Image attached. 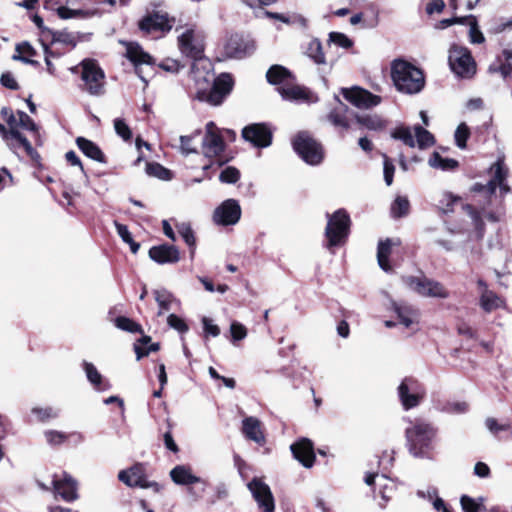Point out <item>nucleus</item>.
I'll use <instances>...</instances> for the list:
<instances>
[{"mask_svg": "<svg viewBox=\"0 0 512 512\" xmlns=\"http://www.w3.org/2000/svg\"><path fill=\"white\" fill-rule=\"evenodd\" d=\"M177 228L179 234L181 235L185 243L189 246L191 257H193L196 248V238L194 235V231L192 230L191 226L186 223L178 225Z\"/></svg>", "mask_w": 512, "mask_h": 512, "instance_id": "obj_45", "label": "nucleus"}, {"mask_svg": "<svg viewBox=\"0 0 512 512\" xmlns=\"http://www.w3.org/2000/svg\"><path fill=\"white\" fill-rule=\"evenodd\" d=\"M126 57L129 61H131L135 66V71L139 75V77L147 83L145 78L140 74L139 66L142 64L151 65L152 57L146 53L142 47L137 43H128L126 47Z\"/></svg>", "mask_w": 512, "mask_h": 512, "instance_id": "obj_24", "label": "nucleus"}, {"mask_svg": "<svg viewBox=\"0 0 512 512\" xmlns=\"http://www.w3.org/2000/svg\"><path fill=\"white\" fill-rule=\"evenodd\" d=\"M199 486L189 485L187 486V493L192 498V500L196 501L202 498L206 491V487L208 485L206 480L202 479V482H196Z\"/></svg>", "mask_w": 512, "mask_h": 512, "instance_id": "obj_61", "label": "nucleus"}, {"mask_svg": "<svg viewBox=\"0 0 512 512\" xmlns=\"http://www.w3.org/2000/svg\"><path fill=\"white\" fill-rule=\"evenodd\" d=\"M391 78L396 89L403 94H417L425 86L423 71L402 59H396L392 62Z\"/></svg>", "mask_w": 512, "mask_h": 512, "instance_id": "obj_3", "label": "nucleus"}, {"mask_svg": "<svg viewBox=\"0 0 512 512\" xmlns=\"http://www.w3.org/2000/svg\"><path fill=\"white\" fill-rule=\"evenodd\" d=\"M114 129L116 134L124 141H129L132 138V131L128 124L122 118L114 119Z\"/></svg>", "mask_w": 512, "mask_h": 512, "instance_id": "obj_52", "label": "nucleus"}, {"mask_svg": "<svg viewBox=\"0 0 512 512\" xmlns=\"http://www.w3.org/2000/svg\"><path fill=\"white\" fill-rule=\"evenodd\" d=\"M467 20H469V23L471 25L469 35H470V41L472 43L480 44L483 43L485 38L482 34V32L477 27V22L475 17L469 16L467 17Z\"/></svg>", "mask_w": 512, "mask_h": 512, "instance_id": "obj_59", "label": "nucleus"}, {"mask_svg": "<svg viewBox=\"0 0 512 512\" xmlns=\"http://www.w3.org/2000/svg\"><path fill=\"white\" fill-rule=\"evenodd\" d=\"M80 65L82 66L81 78L85 84V90L93 96L104 94L105 74L95 60L84 59Z\"/></svg>", "mask_w": 512, "mask_h": 512, "instance_id": "obj_10", "label": "nucleus"}, {"mask_svg": "<svg viewBox=\"0 0 512 512\" xmlns=\"http://www.w3.org/2000/svg\"><path fill=\"white\" fill-rule=\"evenodd\" d=\"M413 130L415 133L414 139L416 145L420 149H425L434 145L435 138L428 130H426L420 125H415Z\"/></svg>", "mask_w": 512, "mask_h": 512, "instance_id": "obj_42", "label": "nucleus"}, {"mask_svg": "<svg viewBox=\"0 0 512 512\" xmlns=\"http://www.w3.org/2000/svg\"><path fill=\"white\" fill-rule=\"evenodd\" d=\"M383 158H384V162H383L384 180H385V183L388 186H390L393 183L395 166L386 154L383 155Z\"/></svg>", "mask_w": 512, "mask_h": 512, "instance_id": "obj_62", "label": "nucleus"}, {"mask_svg": "<svg viewBox=\"0 0 512 512\" xmlns=\"http://www.w3.org/2000/svg\"><path fill=\"white\" fill-rule=\"evenodd\" d=\"M392 241L387 238L384 241L378 243L377 248V260L380 268L385 272H392V267L389 264V256L392 250Z\"/></svg>", "mask_w": 512, "mask_h": 512, "instance_id": "obj_36", "label": "nucleus"}, {"mask_svg": "<svg viewBox=\"0 0 512 512\" xmlns=\"http://www.w3.org/2000/svg\"><path fill=\"white\" fill-rule=\"evenodd\" d=\"M461 203L459 196L453 195L450 192H443L437 202V208L442 214H449L454 211V207Z\"/></svg>", "mask_w": 512, "mask_h": 512, "instance_id": "obj_39", "label": "nucleus"}, {"mask_svg": "<svg viewBox=\"0 0 512 512\" xmlns=\"http://www.w3.org/2000/svg\"><path fill=\"white\" fill-rule=\"evenodd\" d=\"M448 63L452 72L460 78H471L476 73V63L468 48L453 44L449 49Z\"/></svg>", "mask_w": 512, "mask_h": 512, "instance_id": "obj_8", "label": "nucleus"}, {"mask_svg": "<svg viewBox=\"0 0 512 512\" xmlns=\"http://www.w3.org/2000/svg\"><path fill=\"white\" fill-rule=\"evenodd\" d=\"M432 168L442 171H453L458 168L459 163L452 158H444L438 152H433L428 161Z\"/></svg>", "mask_w": 512, "mask_h": 512, "instance_id": "obj_38", "label": "nucleus"}, {"mask_svg": "<svg viewBox=\"0 0 512 512\" xmlns=\"http://www.w3.org/2000/svg\"><path fill=\"white\" fill-rule=\"evenodd\" d=\"M345 100L359 109H370L381 103V97L358 86L342 88Z\"/></svg>", "mask_w": 512, "mask_h": 512, "instance_id": "obj_13", "label": "nucleus"}, {"mask_svg": "<svg viewBox=\"0 0 512 512\" xmlns=\"http://www.w3.org/2000/svg\"><path fill=\"white\" fill-rule=\"evenodd\" d=\"M14 124L15 129L18 131L20 128L27 131H31L34 134L36 144L42 145V142L40 140L39 127L28 114H26L24 111L18 110L15 115Z\"/></svg>", "mask_w": 512, "mask_h": 512, "instance_id": "obj_32", "label": "nucleus"}, {"mask_svg": "<svg viewBox=\"0 0 512 512\" xmlns=\"http://www.w3.org/2000/svg\"><path fill=\"white\" fill-rule=\"evenodd\" d=\"M391 137L396 140H400L401 142H403V144H405L406 146H408L410 148H414L416 146V142H415V139H414V136L412 134V130L410 127H407V126L396 127L392 131Z\"/></svg>", "mask_w": 512, "mask_h": 512, "instance_id": "obj_43", "label": "nucleus"}, {"mask_svg": "<svg viewBox=\"0 0 512 512\" xmlns=\"http://www.w3.org/2000/svg\"><path fill=\"white\" fill-rule=\"evenodd\" d=\"M16 51L19 53V55H14V60H19L23 63L30 64L35 67L40 66V63L37 60L31 59L37 55V52L29 42L24 41L17 44Z\"/></svg>", "mask_w": 512, "mask_h": 512, "instance_id": "obj_35", "label": "nucleus"}, {"mask_svg": "<svg viewBox=\"0 0 512 512\" xmlns=\"http://www.w3.org/2000/svg\"><path fill=\"white\" fill-rule=\"evenodd\" d=\"M394 310L397 314L399 322L406 328H409L412 324L418 322L419 311L413 306L406 304H395Z\"/></svg>", "mask_w": 512, "mask_h": 512, "instance_id": "obj_33", "label": "nucleus"}, {"mask_svg": "<svg viewBox=\"0 0 512 512\" xmlns=\"http://www.w3.org/2000/svg\"><path fill=\"white\" fill-rule=\"evenodd\" d=\"M178 45L181 53L192 60L189 77L193 82V97L212 106L221 105L233 89L232 76L222 73L214 77L211 63L204 56L203 40L194 30L188 29L183 32L178 37Z\"/></svg>", "mask_w": 512, "mask_h": 512, "instance_id": "obj_1", "label": "nucleus"}, {"mask_svg": "<svg viewBox=\"0 0 512 512\" xmlns=\"http://www.w3.org/2000/svg\"><path fill=\"white\" fill-rule=\"evenodd\" d=\"M242 137L254 147L265 148L272 143V130L265 123H253L242 129Z\"/></svg>", "mask_w": 512, "mask_h": 512, "instance_id": "obj_15", "label": "nucleus"}, {"mask_svg": "<svg viewBox=\"0 0 512 512\" xmlns=\"http://www.w3.org/2000/svg\"><path fill=\"white\" fill-rule=\"evenodd\" d=\"M463 210L471 217L473 225L477 230H483L484 223L481 214L470 204H462Z\"/></svg>", "mask_w": 512, "mask_h": 512, "instance_id": "obj_55", "label": "nucleus"}, {"mask_svg": "<svg viewBox=\"0 0 512 512\" xmlns=\"http://www.w3.org/2000/svg\"><path fill=\"white\" fill-rule=\"evenodd\" d=\"M294 151L310 165H318L324 158L322 145L307 132H299L292 141Z\"/></svg>", "mask_w": 512, "mask_h": 512, "instance_id": "obj_9", "label": "nucleus"}, {"mask_svg": "<svg viewBox=\"0 0 512 512\" xmlns=\"http://www.w3.org/2000/svg\"><path fill=\"white\" fill-rule=\"evenodd\" d=\"M425 394L424 386L412 377L404 378L398 387L399 399L406 410L418 406Z\"/></svg>", "mask_w": 512, "mask_h": 512, "instance_id": "obj_11", "label": "nucleus"}, {"mask_svg": "<svg viewBox=\"0 0 512 512\" xmlns=\"http://www.w3.org/2000/svg\"><path fill=\"white\" fill-rule=\"evenodd\" d=\"M76 145L86 157L99 163H107V159L104 153L102 152L100 147L93 141L80 136L76 138Z\"/></svg>", "mask_w": 512, "mask_h": 512, "instance_id": "obj_28", "label": "nucleus"}, {"mask_svg": "<svg viewBox=\"0 0 512 512\" xmlns=\"http://www.w3.org/2000/svg\"><path fill=\"white\" fill-rule=\"evenodd\" d=\"M15 115L7 117L6 128L3 124H0V134L7 146L14 152L18 153V150L23 149L26 155L34 162L40 161L39 153L32 147L30 141L18 130L15 129Z\"/></svg>", "mask_w": 512, "mask_h": 512, "instance_id": "obj_6", "label": "nucleus"}, {"mask_svg": "<svg viewBox=\"0 0 512 512\" xmlns=\"http://www.w3.org/2000/svg\"><path fill=\"white\" fill-rule=\"evenodd\" d=\"M295 80H291L287 85L277 88L279 94L284 100L296 103H314L318 101L317 96L309 89L294 84Z\"/></svg>", "mask_w": 512, "mask_h": 512, "instance_id": "obj_18", "label": "nucleus"}, {"mask_svg": "<svg viewBox=\"0 0 512 512\" xmlns=\"http://www.w3.org/2000/svg\"><path fill=\"white\" fill-rule=\"evenodd\" d=\"M167 323L171 328L175 329L180 334H185L189 330V327L184 321V319H182L176 314H170L167 317Z\"/></svg>", "mask_w": 512, "mask_h": 512, "instance_id": "obj_54", "label": "nucleus"}, {"mask_svg": "<svg viewBox=\"0 0 512 512\" xmlns=\"http://www.w3.org/2000/svg\"><path fill=\"white\" fill-rule=\"evenodd\" d=\"M225 148L226 145L219 128L214 122H208L205 126V134L202 139L203 155L210 160L209 164H205L202 167L205 174H207L213 165L221 167L229 162L230 159L223 154ZM206 176L210 178V176Z\"/></svg>", "mask_w": 512, "mask_h": 512, "instance_id": "obj_4", "label": "nucleus"}, {"mask_svg": "<svg viewBox=\"0 0 512 512\" xmlns=\"http://www.w3.org/2000/svg\"><path fill=\"white\" fill-rule=\"evenodd\" d=\"M503 304L504 301L493 291L485 290L482 292L480 297V306L485 312L490 313L502 307Z\"/></svg>", "mask_w": 512, "mask_h": 512, "instance_id": "obj_37", "label": "nucleus"}, {"mask_svg": "<svg viewBox=\"0 0 512 512\" xmlns=\"http://www.w3.org/2000/svg\"><path fill=\"white\" fill-rule=\"evenodd\" d=\"M328 44H334L343 49H350L353 46V41L344 33L330 32L328 36Z\"/></svg>", "mask_w": 512, "mask_h": 512, "instance_id": "obj_48", "label": "nucleus"}, {"mask_svg": "<svg viewBox=\"0 0 512 512\" xmlns=\"http://www.w3.org/2000/svg\"><path fill=\"white\" fill-rule=\"evenodd\" d=\"M356 121L362 127L371 131H383L387 127V121L379 115H358L355 114Z\"/></svg>", "mask_w": 512, "mask_h": 512, "instance_id": "obj_34", "label": "nucleus"}, {"mask_svg": "<svg viewBox=\"0 0 512 512\" xmlns=\"http://www.w3.org/2000/svg\"><path fill=\"white\" fill-rule=\"evenodd\" d=\"M45 438L50 445H60L68 440L67 433L56 430L46 431Z\"/></svg>", "mask_w": 512, "mask_h": 512, "instance_id": "obj_60", "label": "nucleus"}, {"mask_svg": "<svg viewBox=\"0 0 512 512\" xmlns=\"http://www.w3.org/2000/svg\"><path fill=\"white\" fill-rule=\"evenodd\" d=\"M48 33L51 36V45H59L68 52L73 50L82 41V36L78 32L48 30Z\"/></svg>", "mask_w": 512, "mask_h": 512, "instance_id": "obj_23", "label": "nucleus"}, {"mask_svg": "<svg viewBox=\"0 0 512 512\" xmlns=\"http://www.w3.org/2000/svg\"><path fill=\"white\" fill-rule=\"evenodd\" d=\"M504 62H502L498 68L490 66V70L499 71L504 78H507L512 74V50L505 49L503 51Z\"/></svg>", "mask_w": 512, "mask_h": 512, "instance_id": "obj_50", "label": "nucleus"}, {"mask_svg": "<svg viewBox=\"0 0 512 512\" xmlns=\"http://www.w3.org/2000/svg\"><path fill=\"white\" fill-rule=\"evenodd\" d=\"M291 451L295 459H297L304 467L310 468L315 461L313 444L309 439L303 438L291 445Z\"/></svg>", "mask_w": 512, "mask_h": 512, "instance_id": "obj_22", "label": "nucleus"}, {"mask_svg": "<svg viewBox=\"0 0 512 512\" xmlns=\"http://www.w3.org/2000/svg\"><path fill=\"white\" fill-rule=\"evenodd\" d=\"M159 67L169 73H178L179 70L182 68V65L179 61L171 58H166L161 61L159 64Z\"/></svg>", "mask_w": 512, "mask_h": 512, "instance_id": "obj_64", "label": "nucleus"}, {"mask_svg": "<svg viewBox=\"0 0 512 512\" xmlns=\"http://www.w3.org/2000/svg\"><path fill=\"white\" fill-rule=\"evenodd\" d=\"M115 326L123 331H127L130 333H143V329L140 324L133 321L130 318L124 316H118L114 320Z\"/></svg>", "mask_w": 512, "mask_h": 512, "instance_id": "obj_46", "label": "nucleus"}, {"mask_svg": "<svg viewBox=\"0 0 512 512\" xmlns=\"http://www.w3.org/2000/svg\"><path fill=\"white\" fill-rule=\"evenodd\" d=\"M470 136V131L468 126L465 123H461L458 125L454 138L455 143L460 149L466 148V142Z\"/></svg>", "mask_w": 512, "mask_h": 512, "instance_id": "obj_51", "label": "nucleus"}, {"mask_svg": "<svg viewBox=\"0 0 512 512\" xmlns=\"http://www.w3.org/2000/svg\"><path fill=\"white\" fill-rule=\"evenodd\" d=\"M53 487L56 495L66 502H73L78 499L77 481L65 472L62 479L53 480Z\"/></svg>", "mask_w": 512, "mask_h": 512, "instance_id": "obj_21", "label": "nucleus"}, {"mask_svg": "<svg viewBox=\"0 0 512 512\" xmlns=\"http://www.w3.org/2000/svg\"><path fill=\"white\" fill-rule=\"evenodd\" d=\"M471 192L483 195L484 198L487 200L488 204H491L492 199L496 198V194H494V192L490 189L488 182L486 184L475 183L471 187Z\"/></svg>", "mask_w": 512, "mask_h": 512, "instance_id": "obj_57", "label": "nucleus"}, {"mask_svg": "<svg viewBox=\"0 0 512 512\" xmlns=\"http://www.w3.org/2000/svg\"><path fill=\"white\" fill-rule=\"evenodd\" d=\"M337 105L327 115V120L337 129L346 131L350 128L348 112L349 108L336 96Z\"/></svg>", "mask_w": 512, "mask_h": 512, "instance_id": "obj_25", "label": "nucleus"}, {"mask_svg": "<svg viewBox=\"0 0 512 512\" xmlns=\"http://www.w3.org/2000/svg\"><path fill=\"white\" fill-rule=\"evenodd\" d=\"M405 436L408 450L414 457H431L437 436V428L432 423L423 419L411 421Z\"/></svg>", "mask_w": 512, "mask_h": 512, "instance_id": "obj_2", "label": "nucleus"}, {"mask_svg": "<svg viewBox=\"0 0 512 512\" xmlns=\"http://www.w3.org/2000/svg\"><path fill=\"white\" fill-rule=\"evenodd\" d=\"M32 413L35 414L39 421L45 422L49 419L56 418L59 415V411L52 407L45 408H33Z\"/></svg>", "mask_w": 512, "mask_h": 512, "instance_id": "obj_56", "label": "nucleus"}, {"mask_svg": "<svg viewBox=\"0 0 512 512\" xmlns=\"http://www.w3.org/2000/svg\"><path fill=\"white\" fill-rule=\"evenodd\" d=\"M491 178L488 181L490 189L496 194V189L499 188L500 203L503 202L504 197L510 193L511 188L508 184L509 168L505 164L503 158H498L489 168Z\"/></svg>", "mask_w": 512, "mask_h": 512, "instance_id": "obj_12", "label": "nucleus"}, {"mask_svg": "<svg viewBox=\"0 0 512 512\" xmlns=\"http://www.w3.org/2000/svg\"><path fill=\"white\" fill-rule=\"evenodd\" d=\"M255 51V43L252 39L242 35H232L225 45V52L228 57L242 59Z\"/></svg>", "mask_w": 512, "mask_h": 512, "instance_id": "obj_19", "label": "nucleus"}, {"mask_svg": "<svg viewBox=\"0 0 512 512\" xmlns=\"http://www.w3.org/2000/svg\"><path fill=\"white\" fill-rule=\"evenodd\" d=\"M410 202L406 196H397L390 207L391 217L399 219L409 214Z\"/></svg>", "mask_w": 512, "mask_h": 512, "instance_id": "obj_41", "label": "nucleus"}, {"mask_svg": "<svg viewBox=\"0 0 512 512\" xmlns=\"http://www.w3.org/2000/svg\"><path fill=\"white\" fill-rule=\"evenodd\" d=\"M154 295L155 300L160 307L158 315H161L164 311L169 310L171 308V304L175 301L173 295L166 290H156Z\"/></svg>", "mask_w": 512, "mask_h": 512, "instance_id": "obj_47", "label": "nucleus"}, {"mask_svg": "<svg viewBox=\"0 0 512 512\" xmlns=\"http://www.w3.org/2000/svg\"><path fill=\"white\" fill-rule=\"evenodd\" d=\"M460 502L464 512H481V504L467 495H463Z\"/></svg>", "mask_w": 512, "mask_h": 512, "instance_id": "obj_63", "label": "nucleus"}, {"mask_svg": "<svg viewBox=\"0 0 512 512\" xmlns=\"http://www.w3.org/2000/svg\"><path fill=\"white\" fill-rule=\"evenodd\" d=\"M146 173L160 180H170L172 172L157 162H148L146 164Z\"/></svg>", "mask_w": 512, "mask_h": 512, "instance_id": "obj_44", "label": "nucleus"}, {"mask_svg": "<svg viewBox=\"0 0 512 512\" xmlns=\"http://www.w3.org/2000/svg\"><path fill=\"white\" fill-rule=\"evenodd\" d=\"M82 367L88 381L97 391H107L111 388L109 381L100 374L92 363L83 361Z\"/></svg>", "mask_w": 512, "mask_h": 512, "instance_id": "obj_29", "label": "nucleus"}, {"mask_svg": "<svg viewBox=\"0 0 512 512\" xmlns=\"http://www.w3.org/2000/svg\"><path fill=\"white\" fill-rule=\"evenodd\" d=\"M175 23L174 18H170L166 12L153 11L139 22V28L145 33L167 32L170 31Z\"/></svg>", "mask_w": 512, "mask_h": 512, "instance_id": "obj_16", "label": "nucleus"}, {"mask_svg": "<svg viewBox=\"0 0 512 512\" xmlns=\"http://www.w3.org/2000/svg\"><path fill=\"white\" fill-rule=\"evenodd\" d=\"M405 286L422 297L447 299L450 296L448 289L439 281L430 279L425 275L402 276Z\"/></svg>", "mask_w": 512, "mask_h": 512, "instance_id": "obj_7", "label": "nucleus"}, {"mask_svg": "<svg viewBox=\"0 0 512 512\" xmlns=\"http://www.w3.org/2000/svg\"><path fill=\"white\" fill-rule=\"evenodd\" d=\"M172 481L177 485L189 486L196 482H202L200 477L192 473V469L187 465H177L170 471Z\"/></svg>", "mask_w": 512, "mask_h": 512, "instance_id": "obj_27", "label": "nucleus"}, {"mask_svg": "<svg viewBox=\"0 0 512 512\" xmlns=\"http://www.w3.org/2000/svg\"><path fill=\"white\" fill-rule=\"evenodd\" d=\"M267 81L272 85H278V87L287 85L291 80H295L292 73L281 65H272L266 73Z\"/></svg>", "mask_w": 512, "mask_h": 512, "instance_id": "obj_30", "label": "nucleus"}, {"mask_svg": "<svg viewBox=\"0 0 512 512\" xmlns=\"http://www.w3.org/2000/svg\"><path fill=\"white\" fill-rule=\"evenodd\" d=\"M248 489L263 512H274V497L266 483L259 478H253L248 483Z\"/></svg>", "mask_w": 512, "mask_h": 512, "instance_id": "obj_17", "label": "nucleus"}, {"mask_svg": "<svg viewBox=\"0 0 512 512\" xmlns=\"http://www.w3.org/2000/svg\"><path fill=\"white\" fill-rule=\"evenodd\" d=\"M149 257L158 264H173L180 260V252L174 245L162 244L149 250Z\"/></svg>", "mask_w": 512, "mask_h": 512, "instance_id": "obj_20", "label": "nucleus"}, {"mask_svg": "<svg viewBox=\"0 0 512 512\" xmlns=\"http://www.w3.org/2000/svg\"><path fill=\"white\" fill-rule=\"evenodd\" d=\"M240 179V171L232 166L226 167L219 175L222 183L234 184Z\"/></svg>", "mask_w": 512, "mask_h": 512, "instance_id": "obj_53", "label": "nucleus"}, {"mask_svg": "<svg viewBox=\"0 0 512 512\" xmlns=\"http://www.w3.org/2000/svg\"><path fill=\"white\" fill-rule=\"evenodd\" d=\"M394 458L388 452H383L382 456L378 460V466L381 471V475L384 478H388L387 473L390 471V468L393 466Z\"/></svg>", "mask_w": 512, "mask_h": 512, "instance_id": "obj_58", "label": "nucleus"}, {"mask_svg": "<svg viewBox=\"0 0 512 512\" xmlns=\"http://www.w3.org/2000/svg\"><path fill=\"white\" fill-rule=\"evenodd\" d=\"M201 134L200 130H196L191 135H185L180 137V150L182 154L188 155L190 153H197V147L193 145V141L196 137Z\"/></svg>", "mask_w": 512, "mask_h": 512, "instance_id": "obj_49", "label": "nucleus"}, {"mask_svg": "<svg viewBox=\"0 0 512 512\" xmlns=\"http://www.w3.org/2000/svg\"><path fill=\"white\" fill-rule=\"evenodd\" d=\"M118 479L129 487L144 486V476L140 465L121 470L118 474Z\"/></svg>", "mask_w": 512, "mask_h": 512, "instance_id": "obj_31", "label": "nucleus"}, {"mask_svg": "<svg viewBox=\"0 0 512 512\" xmlns=\"http://www.w3.org/2000/svg\"><path fill=\"white\" fill-rule=\"evenodd\" d=\"M307 56L314 61L317 65L327 63L325 53L323 51L322 43L319 39H312L306 50Z\"/></svg>", "mask_w": 512, "mask_h": 512, "instance_id": "obj_40", "label": "nucleus"}, {"mask_svg": "<svg viewBox=\"0 0 512 512\" xmlns=\"http://www.w3.org/2000/svg\"><path fill=\"white\" fill-rule=\"evenodd\" d=\"M327 225L325 228V237L327 239L326 248L332 250L337 246L346 243L350 233V216L344 209H338L333 214L327 213Z\"/></svg>", "mask_w": 512, "mask_h": 512, "instance_id": "obj_5", "label": "nucleus"}, {"mask_svg": "<svg viewBox=\"0 0 512 512\" xmlns=\"http://www.w3.org/2000/svg\"><path fill=\"white\" fill-rule=\"evenodd\" d=\"M241 207L237 200L223 201L213 213V221L219 226L235 225L241 218Z\"/></svg>", "mask_w": 512, "mask_h": 512, "instance_id": "obj_14", "label": "nucleus"}, {"mask_svg": "<svg viewBox=\"0 0 512 512\" xmlns=\"http://www.w3.org/2000/svg\"><path fill=\"white\" fill-rule=\"evenodd\" d=\"M242 432L244 436L259 445L265 443V436L261 429V422L255 417H246L242 421Z\"/></svg>", "mask_w": 512, "mask_h": 512, "instance_id": "obj_26", "label": "nucleus"}]
</instances>
